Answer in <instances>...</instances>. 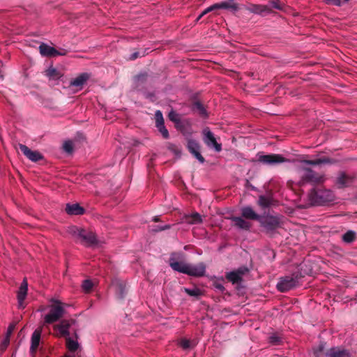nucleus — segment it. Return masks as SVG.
<instances>
[{"label":"nucleus","mask_w":357,"mask_h":357,"mask_svg":"<svg viewBox=\"0 0 357 357\" xmlns=\"http://www.w3.org/2000/svg\"><path fill=\"white\" fill-rule=\"evenodd\" d=\"M308 197L313 204L323 205L334 201L335 195L331 190L314 188L309 192Z\"/></svg>","instance_id":"nucleus-1"},{"label":"nucleus","mask_w":357,"mask_h":357,"mask_svg":"<svg viewBox=\"0 0 357 357\" xmlns=\"http://www.w3.org/2000/svg\"><path fill=\"white\" fill-rule=\"evenodd\" d=\"M54 304L50 306V312L44 317L45 324H53L59 320L64 314L65 310L61 302L52 301Z\"/></svg>","instance_id":"nucleus-2"},{"label":"nucleus","mask_w":357,"mask_h":357,"mask_svg":"<svg viewBox=\"0 0 357 357\" xmlns=\"http://www.w3.org/2000/svg\"><path fill=\"white\" fill-rule=\"evenodd\" d=\"M301 172V180L300 183L303 184L305 183H310L312 184H319L324 183L325 178L324 176L319 174L310 168L302 167Z\"/></svg>","instance_id":"nucleus-3"},{"label":"nucleus","mask_w":357,"mask_h":357,"mask_svg":"<svg viewBox=\"0 0 357 357\" xmlns=\"http://www.w3.org/2000/svg\"><path fill=\"white\" fill-rule=\"evenodd\" d=\"M259 223L264 227L266 232H271L280 227V219L278 216L267 215H261Z\"/></svg>","instance_id":"nucleus-4"},{"label":"nucleus","mask_w":357,"mask_h":357,"mask_svg":"<svg viewBox=\"0 0 357 357\" xmlns=\"http://www.w3.org/2000/svg\"><path fill=\"white\" fill-rule=\"evenodd\" d=\"M298 284L297 277L289 275L280 278L277 284V288L280 292H285L296 287Z\"/></svg>","instance_id":"nucleus-5"},{"label":"nucleus","mask_w":357,"mask_h":357,"mask_svg":"<svg viewBox=\"0 0 357 357\" xmlns=\"http://www.w3.org/2000/svg\"><path fill=\"white\" fill-rule=\"evenodd\" d=\"M258 161L268 165H275L287 161V159L279 154L258 155Z\"/></svg>","instance_id":"nucleus-6"},{"label":"nucleus","mask_w":357,"mask_h":357,"mask_svg":"<svg viewBox=\"0 0 357 357\" xmlns=\"http://www.w3.org/2000/svg\"><path fill=\"white\" fill-rule=\"evenodd\" d=\"M202 133L204 135L203 140L208 147L214 148L217 152L221 151V144L217 142L213 133L208 128H205L203 130Z\"/></svg>","instance_id":"nucleus-7"},{"label":"nucleus","mask_w":357,"mask_h":357,"mask_svg":"<svg viewBox=\"0 0 357 357\" xmlns=\"http://www.w3.org/2000/svg\"><path fill=\"white\" fill-rule=\"evenodd\" d=\"M18 147L22 153L31 161L36 162L43 159V155L38 151H32L24 144H19Z\"/></svg>","instance_id":"nucleus-8"},{"label":"nucleus","mask_w":357,"mask_h":357,"mask_svg":"<svg viewBox=\"0 0 357 357\" xmlns=\"http://www.w3.org/2000/svg\"><path fill=\"white\" fill-rule=\"evenodd\" d=\"M75 321L73 319L62 320L59 324H56L54 326V329L59 332L58 336L60 337H69V328L72 326V324H75Z\"/></svg>","instance_id":"nucleus-9"},{"label":"nucleus","mask_w":357,"mask_h":357,"mask_svg":"<svg viewBox=\"0 0 357 357\" xmlns=\"http://www.w3.org/2000/svg\"><path fill=\"white\" fill-rule=\"evenodd\" d=\"M205 270L206 266L203 263L196 265L187 264L185 274L195 277H200L204 275Z\"/></svg>","instance_id":"nucleus-10"},{"label":"nucleus","mask_w":357,"mask_h":357,"mask_svg":"<svg viewBox=\"0 0 357 357\" xmlns=\"http://www.w3.org/2000/svg\"><path fill=\"white\" fill-rule=\"evenodd\" d=\"M89 78L90 75L89 73H81L77 77L70 80V86L75 88L77 91H80L83 89L84 85Z\"/></svg>","instance_id":"nucleus-11"},{"label":"nucleus","mask_w":357,"mask_h":357,"mask_svg":"<svg viewBox=\"0 0 357 357\" xmlns=\"http://www.w3.org/2000/svg\"><path fill=\"white\" fill-rule=\"evenodd\" d=\"M77 236L82 239V241L89 245L97 243L96 234L92 231H86L84 229H76Z\"/></svg>","instance_id":"nucleus-12"},{"label":"nucleus","mask_w":357,"mask_h":357,"mask_svg":"<svg viewBox=\"0 0 357 357\" xmlns=\"http://www.w3.org/2000/svg\"><path fill=\"white\" fill-rule=\"evenodd\" d=\"M188 149L189 151L201 162L204 163L205 160L204 158L201 155L199 152L200 146L194 139H190L188 142Z\"/></svg>","instance_id":"nucleus-13"},{"label":"nucleus","mask_w":357,"mask_h":357,"mask_svg":"<svg viewBox=\"0 0 357 357\" xmlns=\"http://www.w3.org/2000/svg\"><path fill=\"white\" fill-rule=\"evenodd\" d=\"M176 254H172L169 259L170 267L176 271L185 273L187 264L183 261H178L176 258Z\"/></svg>","instance_id":"nucleus-14"},{"label":"nucleus","mask_w":357,"mask_h":357,"mask_svg":"<svg viewBox=\"0 0 357 357\" xmlns=\"http://www.w3.org/2000/svg\"><path fill=\"white\" fill-rule=\"evenodd\" d=\"M27 290H28V284L24 279L23 282L21 283V285L20 287L19 291L17 292V301H18V306L20 308H24V301L26 298V294H27Z\"/></svg>","instance_id":"nucleus-15"},{"label":"nucleus","mask_w":357,"mask_h":357,"mask_svg":"<svg viewBox=\"0 0 357 357\" xmlns=\"http://www.w3.org/2000/svg\"><path fill=\"white\" fill-rule=\"evenodd\" d=\"M247 10L250 13L258 15H264L271 13V8L268 5L251 4L247 8Z\"/></svg>","instance_id":"nucleus-16"},{"label":"nucleus","mask_w":357,"mask_h":357,"mask_svg":"<svg viewBox=\"0 0 357 357\" xmlns=\"http://www.w3.org/2000/svg\"><path fill=\"white\" fill-rule=\"evenodd\" d=\"M353 181V176L346 174L345 173H341L337 178L336 185L340 188H346L351 185Z\"/></svg>","instance_id":"nucleus-17"},{"label":"nucleus","mask_w":357,"mask_h":357,"mask_svg":"<svg viewBox=\"0 0 357 357\" xmlns=\"http://www.w3.org/2000/svg\"><path fill=\"white\" fill-rule=\"evenodd\" d=\"M183 222L189 225H197L202 222V215L199 213L186 214L183 218Z\"/></svg>","instance_id":"nucleus-18"},{"label":"nucleus","mask_w":357,"mask_h":357,"mask_svg":"<svg viewBox=\"0 0 357 357\" xmlns=\"http://www.w3.org/2000/svg\"><path fill=\"white\" fill-rule=\"evenodd\" d=\"M218 9H226L233 12H236L239 10L238 4L235 0H228L227 1H222L217 3Z\"/></svg>","instance_id":"nucleus-19"},{"label":"nucleus","mask_w":357,"mask_h":357,"mask_svg":"<svg viewBox=\"0 0 357 357\" xmlns=\"http://www.w3.org/2000/svg\"><path fill=\"white\" fill-rule=\"evenodd\" d=\"M242 217L248 220H255L259 221L261 215L257 214L250 206L243 207L241 209Z\"/></svg>","instance_id":"nucleus-20"},{"label":"nucleus","mask_w":357,"mask_h":357,"mask_svg":"<svg viewBox=\"0 0 357 357\" xmlns=\"http://www.w3.org/2000/svg\"><path fill=\"white\" fill-rule=\"evenodd\" d=\"M327 357H351L350 354L344 349H340L337 347L330 349L326 354Z\"/></svg>","instance_id":"nucleus-21"},{"label":"nucleus","mask_w":357,"mask_h":357,"mask_svg":"<svg viewBox=\"0 0 357 357\" xmlns=\"http://www.w3.org/2000/svg\"><path fill=\"white\" fill-rule=\"evenodd\" d=\"M84 211V208L78 204H68L66 206V211L69 215H82Z\"/></svg>","instance_id":"nucleus-22"},{"label":"nucleus","mask_w":357,"mask_h":357,"mask_svg":"<svg viewBox=\"0 0 357 357\" xmlns=\"http://www.w3.org/2000/svg\"><path fill=\"white\" fill-rule=\"evenodd\" d=\"M42 330L40 328H38L34 331L31 336V351L34 352L40 343V335H41Z\"/></svg>","instance_id":"nucleus-23"},{"label":"nucleus","mask_w":357,"mask_h":357,"mask_svg":"<svg viewBox=\"0 0 357 357\" xmlns=\"http://www.w3.org/2000/svg\"><path fill=\"white\" fill-rule=\"evenodd\" d=\"M231 220L234 222V225L236 227L241 229L249 230L251 227V224L241 217H233Z\"/></svg>","instance_id":"nucleus-24"},{"label":"nucleus","mask_w":357,"mask_h":357,"mask_svg":"<svg viewBox=\"0 0 357 357\" xmlns=\"http://www.w3.org/2000/svg\"><path fill=\"white\" fill-rule=\"evenodd\" d=\"M39 50L41 55L45 56H55V53H56V50L55 48L45 43H42L39 46Z\"/></svg>","instance_id":"nucleus-25"},{"label":"nucleus","mask_w":357,"mask_h":357,"mask_svg":"<svg viewBox=\"0 0 357 357\" xmlns=\"http://www.w3.org/2000/svg\"><path fill=\"white\" fill-rule=\"evenodd\" d=\"M243 272L242 271L238 270L236 271H231L227 273L226 278L227 279L231 282L233 284H237L242 280V275Z\"/></svg>","instance_id":"nucleus-26"},{"label":"nucleus","mask_w":357,"mask_h":357,"mask_svg":"<svg viewBox=\"0 0 357 357\" xmlns=\"http://www.w3.org/2000/svg\"><path fill=\"white\" fill-rule=\"evenodd\" d=\"M45 75L50 79L52 80H57L62 76V74L53 66H50L46 70Z\"/></svg>","instance_id":"nucleus-27"},{"label":"nucleus","mask_w":357,"mask_h":357,"mask_svg":"<svg viewBox=\"0 0 357 357\" xmlns=\"http://www.w3.org/2000/svg\"><path fill=\"white\" fill-rule=\"evenodd\" d=\"M192 109L195 112H198V114L204 118L208 117V113L204 107V105L199 101H196L193 103L192 106Z\"/></svg>","instance_id":"nucleus-28"},{"label":"nucleus","mask_w":357,"mask_h":357,"mask_svg":"<svg viewBox=\"0 0 357 357\" xmlns=\"http://www.w3.org/2000/svg\"><path fill=\"white\" fill-rule=\"evenodd\" d=\"M302 162L305 165H318L321 164L332 163L333 162L329 158H323L316 160H304Z\"/></svg>","instance_id":"nucleus-29"},{"label":"nucleus","mask_w":357,"mask_h":357,"mask_svg":"<svg viewBox=\"0 0 357 357\" xmlns=\"http://www.w3.org/2000/svg\"><path fill=\"white\" fill-rule=\"evenodd\" d=\"M66 345L67 349L71 352L75 351L79 347L77 340H75L72 339L70 337H67L66 338Z\"/></svg>","instance_id":"nucleus-30"},{"label":"nucleus","mask_w":357,"mask_h":357,"mask_svg":"<svg viewBox=\"0 0 357 357\" xmlns=\"http://www.w3.org/2000/svg\"><path fill=\"white\" fill-rule=\"evenodd\" d=\"M258 204L261 208H267L271 204V199L267 196L260 195L259 197Z\"/></svg>","instance_id":"nucleus-31"},{"label":"nucleus","mask_w":357,"mask_h":357,"mask_svg":"<svg viewBox=\"0 0 357 357\" xmlns=\"http://www.w3.org/2000/svg\"><path fill=\"white\" fill-rule=\"evenodd\" d=\"M184 291L190 296L199 297L202 295V291L197 287L193 289L184 288Z\"/></svg>","instance_id":"nucleus-32"},{"label":"nucleus","mask_w":357,"mask_h":357,"mask_svg":"<svg viewBox=\"0 0 357 357\" xmlns=\"http://www.w3.org/2000/svg\"><path fill=\"white\" fill-rule=\"evenodd\" d=\"M355 238L356 234L353 231H348L342 236V240L346 243H351L355 240Z\"/></svg>","instance_id":"nucleus-33"},{"label":"nucleus","mask_w":357,"mask_h":357,"mask_svg":"<svg viewBox=\"0 0 357 357\" xmlns=\"http://www.w3.org/2000/svg\"><path fill=\"white\" fill-rule=\"evenodd\" d=\"M281 342V337L275 333L272 334L268 337V342L273 345H278L280 344Z\"/></svg>","instance_id":"nucleus-34"},{"label":"nucleus","mask_w":357,"mask_h":357,"mask_svg":"<svg viewBox=\"0 0 357 357\" xmlns=\"http://www.w3.org/2000/svg\"><path fill=\"white\" fill-rule=\"evenodd\" d=\"M178 344L183 349L192 348L195 345V344H192V343L189 340H187V339H181L179 341Z\"/></svg>","instance_id":"nucleus-35"},{"label":"nucleus","mask_w":357,"mask_h":357,"mask_svg":"<svg viewBox=\"0 0 357 357\" xmlns=\"http://www.w3.org/2000/svg\"><path fill=\"white\" fill-rule=\"evenodd\" d=\"M217 9H218V6L217 3H214V4L211 5V6L208 7L207 8H206L199 15V17H197V20H199L204 15H205L206 14L208 13L209 12L213 11V10H217Z\"/></svg>","instance_id":"nucleus-36"},{"label":"nucleus","mask_w":357,"mask_h":357,"mask_svg":"<svg viewBox=\"0 0 357 357\" xmlns=\"http://www.w3.org/2000/svg\"><path fill=\"white\" fill-rule=\"evenodd\" d=\"M168 117L170 121L174 122L175 123H178L181 121L180 116L178 114H177L175 111L172 110L169 114Z\"/></svg>","instance_id":"nucleus-37"},{"label":"nucleus","mask_w":357,"mask_h":357,"mask_svg":"<svg viewBox=\"0 0 357 357\" xmlns=\"http://www.w3.org/2000/svg\"><path fill=\"white\" fill-rule=\"evenodd\" d=\"M93 282L90 280H85L83 281L82 287L85 292H89L93 287Z\"/></svg>","instance_id":"nucleus-38"},{"label":"nucleus","mask_w":357,"mask_h":357,"mask_svg":"<svg viewBox=\"0 0 357 357\" xmlns=\"http://www.w3.org/2000/svg\"><path fill=\"white\" fill-rule=\"evenodd\" d=\"M155 126H156L165 124L162 114L160 110H158L155 112Z\"/></svg>","instance_id":"nucleus-39"},{"label":"nucleus","mask_w":357,"mask_h":357,"mask_svg":"<svg viewBox=\"0 0 357 357\" xmlns=\"http://www.w3.org/2000/svg\"><path fill=\"white\" fill-rule=\"evenodd\" d=\"M64 151L68 153H71L73 151V143L68 140L66 141L63 145Z\"/></svg>","instance_id":"nucleus-40"},{"label":"nucleus","mask_w":357,"mask_h":357,"mask_svg":"<svg viewBox=\"0 0 357 357\" xmlns=\"http://www.w3.org/2000/svg\"><path fill=\"white\" fill-rule=\"evenodd\" d=\"M156 127L165 139L169 138V132H168L167 129L165 128V124H162V125H160V126H158Z\"/></svg>","instance_id":"nucleus-41"},{"label":"nucleus","mask_w":357,"mask_h":357,"mask_svg":"<svg viewBox=\"0 0 357 357\" xmlns=\"http://www.w3.org/2000/svg\"><path fill=\"white\" fill-rule=\"evenodd\" d=\"M116 294L119 298L122 299L125 295V287L120 284L116 287Z\"/></svg>","instance_id":"nucleus-42"},{"label":"nucleus","mask_w":357,"mask_h":357,"mask_svg":"<svg viewBox=\"0 0 357 357\" xmlns=\"http://www.w3.org/2000/svg\"><path fill=\"white\" fill-rule=\"evenodd\" d=\"M10 344V337L5 336L0 344V350L3 351L6 349Z\"/></svg>","instance_id":"nucleus-43"},{"label":"nucleus","mask_w":357,"mask_h":357,"mask_svg":"<svg viewBox=\"0 0 357 357\" xmlns=\"http://www.w3.org/2000/svg\"><path fill=\"white\" fill-rule=\"evenodd\" d=\"M271 9L272 8H275V9H278V10H281L282 9V6L280 3V1L279 0H271L270 1V6H268Z\"/></svg>","instance_id":"nucleus-44"},{"label":"nucleus","mask_w":357,"mask_h":357,"mask_svg":"<svg viewBox=\"0 0 357 357\" xmlns=\"http://www.w3.org/2000/svg\"><path fill=\"white\" fill-rule=\"evenodd\" d=\"M327 3H331L334 4L335 6H341L342 4H344L347 2H348L349 0H325Z\"/></svg>","instance_id":"nucleus-45"},{"label":"nucleus","mask_w":357,"mask_h":357,"mask_svg":"<svg viewBox=\"0 0 357 357\" xmlns=\"http://www.w3.org/2000/svg\"><path fill=\"white\" fill-rule=\"evenodd\" d=\"M15 328V325L11 324L8 327L7 332L6 334V337H10L11 334L13 333Z\"/></svg>","instance_id":"nucleus-46"},{"label":"nucleus","mask_w":357,"mask_h":357,"mask_svg":"<svg viewBox=\"0 0 357 357\" xmlns=\"http://www.w3.org/2000/svg\"><path fill=\"white\" fill-rule=\"evenodd\" d=\"M67 54V52L66 50H62L61 52H59L56 50V53H55V56H64Z\"/></svg>","instance_id":"nucleus-47"},{"label":"nucleus","mask_w":357,"mask_h":357,"mask_svg":"<svg viewBox=\"0 0 357 357\" xmlns=\"http://www.w3.org/2000/svg\"><path fill=\"white\" fill-rule=\"evenodd\" d=\"M138 56H139V53L135 52L131 55L130 59L134 60V59H137L138 57Z\"/></svg>","instance_id":"nucleus-48"},{"label":"nucleus","mask_w":357,"mask_h":357,"mask_svg":"<svg viewBox=\"0 0 357 357\" xmlns=\"http://www.w3.org/2000/svg\"><path fill=\"white\" fill-rule=\"evenodd\" d=\"M169 228H170V225H165L164 227H161V228L160 229V231H161V230H165V229H169Z\"/></svg>","instance_id":"nucleus-49"},{"label":"nucleus","mask_w":357,"mask_h":357,"mask_svg":"<svg viewBox=\"0 0 357 357\" xmlns=\"http://www.w3.org/2000/svg\"><path fill=\"white\" fill-rule=\"evenodd\" d=\"M158 220H159V218H158V217H155V218H153V221H154V222H158Z\"/></svg>","instance_id":"nucleus-50"},{"label":"nucleus","mask_w":357,"mask_h":357,"mask_svg":"<svg viewBox=\"0 0 357 357\" xmlns=\"http://www.w3.org/2000/svg\"><path fill=\"white\" fill-rule=\"evenodd\" d=\"M141 77H146V75H138L137 78L139 79Z\"/></svg>","instance_id":"nucleus-51"},{"label":"nucleus","mask_w":357,"mask_h":357,"mask_svg":"<svg viewBox=\"0 0 357 357\" xmlns=\"http://www.w3.org/2000/svg\"><path fill=\"white\" fill-rule=\"evenodd\" d=\"M75 337H76V339H77V333H75Z\"/></svg>","instance_id":"nucleus-52"},{"label":"nucleus","mask_w":357,"mask_h":357,"mask_svg":"<svg viewBox=\"0 0 357 357\" xmlns=\"http://www.w3.org/2000/svg\"><path fill=\"white\" fill-rule=\"evenodd\" d=\"M66 357H75L74 356H66Z\"/></svg>","instance_id":"nucleus-53"},{"label":"nucleus","mask_w":357,"mask_h":357,"mask_svg":"<svg viewBox=\"0 0 357 357\" xmlns=\"http://www.w3.org/2000/svg\"><path fill=\"white\" fill-rule=\"evenodd\" d=\"M323 349H324V347H320V350H322Z\"/></svg>","instance_id":"nucleus-54"}]
</instances>
